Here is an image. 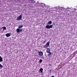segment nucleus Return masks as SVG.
Masks as SVG:
<instances>
[{
  "label": "nucleus",
  "instance_id": "obj_1",
  "mask_svg": "<svg viewBox=\"0 0 77 77\" xmlns=\"http://www.w3.org/2000/svg\"><path fill=\"white\" fill-rule=\"evenodd\" d=\"M22 15H23V14H22L17 18L16 20H18V21H20V20L22 19Z\"/></svg>",
  "mask_w": 77,
  "mask_h": 77
},
{
  "label": "nucleus",
  "instance_id": "obj_2",
  "mask_svg": "<svg viewBox=\"0 0 77 77\" xmlns=\"http://www.w3.org/2000/svg\"><path fill=\"white\" fill-rule=\"evenodd\" d=\"M53 27V25H47L46 26V28L48 29H50V28H52Z\"/></svg>",
  "mask_w": 77,
  "mask_h": 77
},
{
  "label": "nucleus",
  "instance_id": "obj_3",
  "mask_svg": "<svg viewBox=\"0 0 77 77\" xmlns=\"http://www.w3.org/2000/svg\"><path fill=\"white\" fill-rule=\"evenodd\" d=\"M50 45V41L47 42L46 44V46H44V48H46V47H48V46Z\"/></svg>",
  "mask_w": 77,
  "mask_h": 77
},
{
  "label": "nucleus",
  "instance_id": "obj_4",
  "mask_svg": "<svg viewBox=\"0 0 77 77\" xmlns=\"http://www.w3.org/2000/svg\"><path fill=\"white\" fill-rule=\"evenodd\" d=\"M17 33H20V32L22 31V29H20L19 28H18L17 29Z\"/></svg>",
  "mask_w": 77,
  "mask_h": 77
},
{
  "label": "nucleus",
  "instance_id": "obj_5",
  "mask_svg": "<svg viewBox=\"0 0 77 77\" xmlns=\"http://www.w3.org/2000/svg\"><path fill=\"white\" fill-rule=\"evenodd\" d=\"M38 54L40 56H43V52L42 51H39L38 52Z\"/></svg>",
  "mask_w": 77,
  "mask_h": 77
},
{
  "label": "nucleus",
  "instance_id": "obj_6",
  "mask_svg": "<svg viewBox=\"0 0 77 77\" xmlns=\"http://www.w3.org/2000/svg\"><path fill=\"white\" fill-rule=\"evenodd\" d=\"M11 33H8L7 34H5V35L6 36H7V37H9V36H10L11 35Z\"/></svg>",
  "mask_w": 77,
  "mask_h": 77
},
{
  "label": "nucleus",
  "instance_id": "obj_7",
  "mask_svg": "<svg viewBox=\"0 0 77 77\" xmlns=\"http://www.w3.org/2000/svg\"><path fill=\"white\" fill-rule=\"evenodd\" d=\"M50 51V49L48 48L46 50V52L47 53H49Z\"/></svg>",
  "mask_w": 77,
  "mask_h": 77
},
{
  "label": "nucleus",
  "instance_id": "obj_8",
  "mask_svg": "<svg viewBox=\"0 0 77 77\" xmlns=\"http://www.w3.org/2000/svg\"><path fill=\"white\" fill-rule=\"evenodd\" d=\"M40 71L41 72V73H42L43 72V69L42 68H41L40 69Z\"/></svg>",
  "mask_w": 77,
  "mask_h": 77
},
{
  "label": "nucleus",
  "instance_id": "obj_9",
  "mask_svg": "<svg viewBox=\"0 0 77 77\" xmlns=\"http://www.w3.org/2000/svg\"><path fill=\"white\" fill-rule=\"evenodd\" d=\"M0 62H3V59L1 56H0Z\"/></svg>",
  "mask_w": 77,
  "mask_h": 77
},
{
  "label": "nucleus",
  "instance_id": "obj_10",
  "mask_svg": "<svg viewBox=\"0 0 77 77\" xmlns=\"http://www.w3.org/2000/svg\"><path fill=\"white\" fill-rule=\"evenodd\" d=\"M48 56H51V52H49L48 53Z\"/></svg>",
  "mask_w": 77,
  "mask_h": 77
},
{
  "label": "nucleus",
  "instance_id": "obj_11",
  "mask_svg": "<svg viewBox=\"0 0 77 77\" xmlns=\"http://www.w3.org/2000/svg\"><path fill=\"white\" fill-rule=\"evenodd\" d=\"M48 24H52V22H51V21H50L48 22Z\"/></svg>",
  "mask_w": 77,
  "mask_h": 77
},
{
  "label": "nucleus",
  "instance_id": "obj_12",
  "mask_svg": "<svg viewBox=\"0 0 77 77\" xmlns=\"http://www.w3.org/2000/svg\"><path fill=\"white\" fill-rule=\"evenodd\" d=\"M23 27V25H20L18 27L19 28H22V27Z\"/></svg>",
  "mask_w": 77,
  "mask_h": 77
},
{
  "label": "nucleus",
  "instance_id": "obj_13",
  "mask_svg": "<svg viewBox=\"0 0 77 77\" xmlns=\"http://www.w3.org/2000/svg\"><path fill=\"white\" fill-rule=\"evenodd\" d=\"M42 62V59H40L39 60V62H40V63H41Z\"/></svg>",
  "mask_w": 77,
  "mask_h": 77
},
{
  "label": "nucleus",
  "instance_id": "obj_14",
  "mask_svg": "<svg viewBox=\"0 0 77 77\" xmlns=\"http://www.w3.org/2000/svg\"><path fill=\"white\" fill-rule=\"evenodd\" d=\"M3 29H4V30H6V27L5 26H4L3 27Z\"/></svg>",
  "mask_w": 77,
  "mask_h": 77
},
{
  "label": "nucleus",
  "instance_id": "obj_15",
  "mask_svg": "<svg viewBox=\"0 0 77 77\" xmlns=\"http://www.w3.org/2000/svg\"><path fill=\"white\" fill-rule=\"evenodd\" d=\"M3 68V66L0 64V68Z\"/></svg>",
  "mask_w": 77,
  "mask_h": 77
},
{
  "label": "nucleus",
  "instance_id": "obj_16",
  "mask_svg": "<svg viewBox=\"0 0 77 77\" xmlns=\"http://www.w3.org/2000/svg\"><path fill=\"white\" fill-rule=\"evenodd\" d=\"M63 10H64V8H61V10L62 11H63Z\"/></svg>",
  "mask_w": 77,
  "mask_h": 77
},
{
  "label": "nucleus",
  "instance_id": "obj_17",
  "mask_svg": "<svg viewBox=\"0 0 77 77\" xmlns=\"http://www.w3.org/2000/svg\"><path fill=\"white\" fill-rule=\"evenodd\" d=\"M45 41H44L43 42V44H45Z\"/></svg>",
  "mask_w": 77,
  "mask_h": 77
},
{
  "label": "nucleus",
  "instance_id": "obj_18",
  "mask_svg": "<svg viewBox=\"0 0 77 77\" xmlns=\"http://www.w3.org/2000/svg\"><path fill=\"white\" fill-rule=\"evenodd\" d=\"M48 71L50 72V73H51V70H48Z\"/></svg>",
  "mask_w": 77,
  "mask_h": 77
},
{
  "label": "nucleus",
  "instance_id": "obj_19",
  "mask_svg": "<svg viewBox=\"0 0 77 77\" xmlns=\"http://www.w3.org/2000/svg\"><path fill=\"white\" fill-rule=\"evenodd\" d=\"M76 52H77V51H75L74 52V54H75V53H76Z\"/></svg>",
  "mask_w": 77,
  "mask_h": 77
},
{
  "label": "nucleus",
  "instance_id": "obj_20",
  "mask_svg": "<svg viewBox=\"0 0 77 77\" xmlns=\"http://www.w3.org/2000/svg\"><path fill=\"white\" fill-rule=\"evenodd\" d=\"M51 77H54V76H52Z\"/></svg>",
  "mask_w": 77,
  "mask_h": 77
},
{
  "label": "nucleus",
  "instance_id": "obj_21",
  "mask_svg": "<svg viewBox=\"0 0 77 77\" xmlns=\"http://www.w3.org/2000/svg\"><path fill=\"white\" fill-rule=\"evenodd\" d=\"M8 1H9V2H11V1H9V0H8Z\"/></svg>",
  "mask_w": 77,
  "mask_h": 77
},
{
  "label": "nucleus",
  "instance_id": "obj_22",
  "mask_svg": "<svg viewBox=\"0 0 77 77\" xmlns=\"http://www.w3.org/2000/svg\"><path fill=\"white\" fill-rule=\"evenodd\" d=\"M54 24H55V23H54Z\"/></svg>",
  "mask_w": 77,
  "mask_h": 77
},
{
  "label": "nucleus",
  "instance_id": "obj_23",
  "mask_svg": "<svg viewBox=\"0 0 77 77\" xmlns=\"http://www.w3.org/2000/svg\"><path fill=\"white\" fill-rule=\"evenodd\" d=\"M4 31V30H3V31Z\"/></svg>",
  "mask_w": 77,
  "mask_h": 77
},
{
  "label": "nucleus",
  "instance_id": "obj_24",
  "mask_svg": "<svg viewBox=\"0 0 77 77\" xmlns=\"http://www.w3.org/2000/svg\"><path fill=\"white\" fill-rule=\"evenodd\" d=\"M1 30H2V29H1Z\"/></svg>",
  "mask_w": 77,
  "mask_h": 77
}]
</instances>
